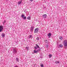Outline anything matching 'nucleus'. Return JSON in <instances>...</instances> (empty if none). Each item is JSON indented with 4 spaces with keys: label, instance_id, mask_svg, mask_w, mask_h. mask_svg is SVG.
Instances as JSON below:
<instances>
[{
    "label": "nucleus",
    "instance_id": "20",
    "mask_svg": "<svg viewBox=\"0 0 67 67\" xmlns=\"http://www.w3.org/2000/svg\"><path fill=\"white\" fill-rule=\"evenodd\" d=\"M45 46L46 48H47V47H48V45L46 44L45 45Z\"/></svg>",
    "mask_w": 67,
    "mask_h": 67
},
{
    "label": "nucleus",
    "instance_id": "18",
    "mask_svg": "<svg viewBox=\"0 0 67 67\" xmlns=\"http://www.w3.org/2000/svg\"><path fill=\"white\" fill-rule=\"evenodd\" d=\"M16 60L17 61V62H19V58H16Z\"/></svg>",
    "mask_w": 67,
    "mask_h": 67
},
{
    "label": "nucleus",
    "instance_id": "28",
    "mask_svg": "<svg viewBox=\"0 0 67 67\" xmlns=\"http://www.w3.org/2000/svg\"><path fill=\"white\" fill-rule=\"evenodd\" d=\"M41 50L40 49H39L37 51V52H40V50Z\"/></svg>",
    "mask_w": 67,
    "mask_h": 67
},
{
    "label": "nucleus",
    "instance_id": "24",
    "mask_svg": "<svg viewBox=\"0 0 67 67\" xmlns=\"http://www.w3.org/2000/svg\"><path fill=\"white\" fill-rule=\"evenodd\" d=\"M40 40V39L39 38V37H37L36 38V40H37V41H38Z\"/></svg>",
    "mask_w": 67,
    "mask_h": 67
},
{
    "label": "nucleus",
    "instance_id": "21",
    "mask_svg": "<svg viewBox=\"0 0 67 67\" xmlns=\"http://www.w3.org/2000/svg\"><path fill=\"white\" fill-rule=\"evenodd\" d=\"M40 66L41 67H44V65L43 64H41Z\"/></svg>",
    "mask_w": 67,
    "mask_h": 67
},
{
    "label": "nucleus",
    "instance_id": "15",
    "mask_svg": "<svg viewBox=\"0 0 67 67\" xmlns=\"http://www.w3.org/2000/svg\"><path fill=\"white\" fill-rule=\"evenodd\" d=\"M36 45L37 48H40V47H39V46H38V45H37V44H36Z\"/></svg>",
    "mask_w": 67,
    "mask_h": 67
},
{
    "label": "nucleus",
    "instance_id": "6",
    "mask_svg": "<svg viewBox=\"0 0 67 67\" xmlns=\"http://www.w3.org/2000/svg\"><path fill=\"white\" fill-rule=\"evenodd\" d=\"M34 30V27L33 26L31 27L30 29V32H32Z\"/></svg>",
    "mask_w": 67,
    "mask_h": 67
},
{
    "label": "nucleus",
    "instance_id": "22",
    "mask_svg": "<svg viewBox=\"0 0 67 67\" xmlns=\"http://www.w3.org/2000/svg\"><path fill=\"white\" fill-rule=\"evenodd\" d=\"M23 18V19H24V20H25V19H26V16H24Z\"/></svg>",
    "mask_w": 67,
    "mask_h": 67
},
{
    "label": "nucleus",
    "instance_id": "16",
    "mask_svg": "<svg viewBox=\"0 0 67 67\" xmlns=\"http://www.w3.org/2000/svg\"><path fill=\"white\" fill-rule=\"evenodd\" d=\"M26 49H27V50L29 51V47H25Z\"/></svg>",
    "mask_w": 67,
    "mask_h": 67
},
{
    "label": "nucleus",
    "instance_id": "10",
    "mask_svg": "<svg viewBox=\"0 0 67 67\" xmlns=\"http://www.w3.org/2000/svg\"><path fill=\"white\" fill-rule=\"evenodd\" d=\"M1 36L2 37H5V34L4 33H2L1 34Z\"/></svg>",
    "mask_w": 67,
    "mask_h": 67
},
{
    "label": "nucleus",
    "instance_id": "11",
    "mask_svg": "<svg viewBox=\"0 0 67 67\" xmlns=\"http://www.w3.org/2000/svg\"><path fill=\"white\" fill-rule=\"evenodd\" d=\"M34 53H35L36 54H37V53H38V52H37V51H36L35 50H34Z\"/></svg>",
    "mask_w": 67,
    "mask_h": 67
},
{
    "label": "nucleus",
    "instance_id": "13",
    "mask_svg": "<svg viewBox=\"0 0 67 67\" xmlns=\"http://www.w3.org/2000/svg\"><path fill=\"white\" fill-rule=\"evenodd\" d=\"M27 20H30L31 19V17H30V16H29L27 17Z\"/></svg>",
    "mask_w": 67,
    "mask_h": 67
},
{
    "label": "nucleus",
    "instance_id": "4",
    "mask_svg": "<svg viewBox=\"0 0 67 67\" xmlns=\"http://www.w3.org/2000/svg\"><path fill=\"white\" fill-rule=\"evenodd\" d=\"M3 30V26H0V32H1Z\"/></svg>",
    "mask_w": 67,
    "mask_h": 67
},
{
    "label": "nucleus",
    "instance_id": "1",
    "mask_svg": "<svg viewBox=\"0 0 67 67\" xmlns=\"http://www.w3.org/2000/svg\"><path fill=\"white\" fill-rule=\"evenodd\" d=\"M18 52V50H17V48H14L13 49V53L14 54H16Z\"/></svg>",
    "mask_w": 67,
    "mask_h": 67
},
{
    "label": "nucleus",
    "instance_id": "27",
    "mask_svg": "<svg viewBox=\"0 0 67 67\" xmlns=\"http://www.w3.org/2000/svg\"><path fill=\"white\" fill-rule=\"evenodd\" d=\"M47 40H45V42L46 43H47Z\"/></svg>",
    "mask_w": 67,
    "mask_h": 67
},
{
    "label": "nucleus",
    "instance_id": "17",
    "mask_svg": "<svg viewBox=\"0 0 67 67\" xmlns=\"http://www.w3.org/2000/svg\"><path fill=\"white\" fill-rule=\"evenodd\" d=\"M7 21H6V20H4V21L3 22V24L4 25V23H5Z\"/></svg>",
    "mask_w": 67,
    "mask_h": 67
},
{
    "label": "nucleus",
    "instance_id": "30",
    "mask_svg": "<svg viewBox=\"0 0 67 67\" xmlns=\"http://www.w3.org/2000/svg\"><path fill=\"white\" fill-rule=\"evenodd\" d=\"M40 58H43V57H40Z\"/></svg>",
    "mask_w": 67,
    "mask_h": 67
},
{
    "label": "nucleus",
    "instance_id": "29",
    "mask_svg": "<svg viewBox=\"0 0 67 67\" xmlns=\"http://www.w3.org/2000/svg\"><path fill=\"white\" fill-rule=\"evenodd\" d=\"M30 1H31V2H32V1H33V0H30Z\"/></svg>",
    "mask_w": 67,
    "mask_h": 67
},
{
    "label": "nucleus",
    "instance_id": "26",
    "mask_svg": "<svg viewBox=\"0 0 67 67\" xmlns=\"http://www.w3.org/2000/svg\"><path fill=\"white\" fill-rule=\"evenodd\" d=\"M60 40H62L63 39V37H59Z\"/></svg>",
    "mask_w": 67,
    "mask_h": 67
},
{
    "label": "nucleus",
    "instance_id": "9",
    "mask_svg": "<svg viewBox=\"0 0 67 67\" xmlns=\"http://www.w3.org/2000/svg\"><path fill=\"white\" fill-rule=\"evenodd\" d=\"M22 0H21L20 1H19L18 2V5H20L21 4V3H22Z\"/></svg>",
    "mask_w": 67,
    "mask_h": 67
},
{
    "label": "nucleus",
    "instance_id": "23",
    "mask_svg": "<svg viewBox=\"0 0 67 67\" xmlns=\"http://www.w3.org/2000/svg\"><path fill=\"white\" fill-rule=\"evenodd\" d=\"M59 47H63V45L61 44H60L59 45Z\"/></svg>",
    "mask_w": 67,
    "mask_h": 67
},
{
    "label": "nucleus",
    "instance_id": "5",
    "mask_svg": "<svg viewBox=\"0 0 67 67\" xmlns=\"http://www.w3.org/2000/svg\"><path fill=\"white\" fill-rule=\"evenodd\" d=\"M33 35H29V36L27 37V38L28 39H30V38H33Z\"/></svg>",
    "mask_w": 67,
    "mask_h": 67
},
{
    "label": "nucleus",
    "instance_id": "2",
    "mask_svg": "<svg viewBox=\"0 0 67 67\" xmlns=\"http://www.w3.org/2000/svg\"><path fill=\"white\" fill-rule=\"evenodd\" d=\"M38 30H39V29L38 28H36L35 29V31L34 32V33H38Z\"/></svg>",
    "mask_w": 67,
    "mask_h": 67
},
{
    "label": "nucleus",
    "instance_id": "7",
    "mask_svg": "<svg viewBox=\"0 0 67 67\" xmlns=\"http://www.w3.org/2000/svg\"><path fill=\"white\" fill-rule=\"evenodd\" d=\"M42 16L45 19L47 17V15L46 14H44L42 15Z\"/></svg>",
    "mask_w": 67,
    "mask_h": 67
},
{
    "label": "nucleus",
    "instance_id": "3",
    "mask_svg": "<svg viewBox=\"0 0 67 67\" xmlns=\"http://www.w3.org/2000/svg\"><path fill=\"white\" fill-rule=\"evenodd\" d=\"M63 43L65 46H67V41L66 40H64Z\"/></svg>",
    "mask_w": 67,
    "mask_h": 67
},
{
    "label": "nucleus",
    "instance_id": "12",
    "mask_svg": "<svg viewBox=\"0 0 67 67\" xmlns=\"http://www.w3.org/2000/svg\"><path fill=\"white\" fill-rule=\"evenodd\" d=\"M53 56V55L51 54H50L49 55V58H51Z\"/></svg>",
    "mask_w": 67,
    "mask_h": 67
},
{
    "label": "nucleus",
    "instance_id": "14",
    "mask_svg": "<svg viewBox=\"0 0 67 67\" xmlns=\"http://www.w3.org/2000/svg\"><path fill=\"white\" fill-rule=\"evenodd\" d=\"M60 62L59 61H56L55 62V63H56V64H59Z\"/></svg>",
    "mask_w": 67,
    "mask_h": 67
},
{
    "label": "nucleus",
    "instance_id": "25",
    "mask_svg": "<svg viewBox=\"0 0 67 67\" xmlns=\"http://www.w3.org/2000/svg\"><path fill=\"white\" fill-rule=\"evenodd\" d=\"M24 17V15L23 14L21 15V18H23Z\"/></svg>",
    "mask_w": 67,
    "mask_h": 67
},
{
    "label": "nucleus",
    "instance_id": "19",
    "mask_svg": "<svg viewBox=\"0 0 67 67\" xmlns=\"http://www.w3.org/2000/svg\"><path fill=\"white\" fill-rule=\"evenodd\" d=\"M34 48L35 49V50H36V49H37V47H36V46H35L34 47Z\"/></svg>",
    "mask_w": 67,
    "mask_h": 67
},
{
    "label": "nucleus",
    "instance_id": "8",
    "mask_svg": "<svg viewBox=\"0 0 67 67\" xmlns=\"http://www.w3.org/2000/svg\"><path fill=\"white\" fill-rule=\"evenodd\" d=\"M52 34L51 33H49L48 34V36L49 37V38H50V37L52 36Z\"/></svg>",
    "mask_w": 67,
    "mask_h": 67
}]
</instances>
